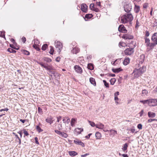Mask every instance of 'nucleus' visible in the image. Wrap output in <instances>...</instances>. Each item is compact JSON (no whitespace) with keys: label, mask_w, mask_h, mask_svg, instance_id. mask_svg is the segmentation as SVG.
Listing matches in <instances>:
<instances>
[{"label":"nucleus","mask_w":157,"mask_h":157,"mask_svg":"<svg viewBox=\"0 0 157 157\" xmlns=\"http://www.w3.org/2000/svg\"><path fill=\"white\" fill-rule=\"evenodd\" d=\"M136 68L134 70L133 74L135 78H137L141 75L146 71V67L144 66L141 67L139 64H136Z\"/></svg>","instance_id":"obj_1"},{"label":"nucleus","mask_w":157,"mask_h":157,"mask_svg":"<svg viewBox=\"0 0 157 157\" xmlns=\"http://www.w3.org/2000/svg\"><path fill=\"white\" fill-rule=\"evenodd\" d=\"M133 19L132 15L131 13H126L121 17V22L125 24L128 22L132 21Z\"/></svg>","instance_id":"obj_2"},{"label":"nucleus","mask_w":157,"mask_h":157,"mask_svg":"<svg viewBox=\"0 0 157 157\" xmlns=\"http://www.w3.org/2000/svg\"><path fill=\"white\" fill-rule=\"evenodd\" d=\"M105 125L100 122L96 124V128L100 129H102L104 132H108V130L104 128Z\"/></svg>","instance_id":"obj_3"},{"label":"nucleus","mask_w":157,"mask_h":157,"mask_svg":"<svg viewBox=\"0 0 157 157\" xmlns=\"http://www.w3.org/2000/svg\"><path fill=\"white\" fill-rule=\"evenodd\" d=\"M134 52V49L132 48H129L126 49L124 50V53L125 55H130Z\"/></svg>","instance_id":"obj_4"},{"label":"nucleus","mask_w":157,"mask_h":157,"mask_svg":"<svg viewBox=\"0 0 157 157\" xmlns=\"http://www.w3.org/2000/svg\"><path fill=\"white\" fill-rule=\"evenodd\" d=\"M157 105V100L152 99H149L148 105L150 106H154Z\"/></svg>","instance_id":"obj_5"},{"label":"nucleus","mask_w":157,"mask_h":157,"mask_svg":"<svg viewBox=\"0 0 157 157\" xmlns=\"http://www.w3.org/2000/svg\"><path fill=\"white\" fill-rule=\"evenodd\" d=\"M119 31L122 33H126L127 32V30L123 25H120L118 27Z\"/></svg>","instance_id":"obj_6"},{"label":"nucleus","mask_w":157,"mask_h":157,"mask_svg":"<svg viewBox=\"0 0 157 157\" xmlns=\"http://www.w3.org/2000/svg\"><path fill=\"white\" fill-rule=\"evenodd\" d=\"M55 45L56 48L58 49V51L60 52L61 51V49L63 47L62 43L59 41H57V42H56Z\"/></svg>","instance_id":"obj_7"},{"label":"nucleus","mask_w":157,"mask_h":157,"mask_svg":"<svg viewBox=\"0 0 157 157\" xmlns=\"http://www.w3.org/2000/svg\"><path fill=\"white\" fill-rule=\"evenodd\" d=\"M122 38L126 40H131L133 39V37L132 35L128 34H126L123 36Z\"/></svg>","instance_id":"obj_8"},{"label":"nucleus","mask_w":157,"mask_h":157,"mask_svg":"<svg viewBox=\"0 0 157 157\" xmlns=\"http://www.w3.org/2000/svg\"><path fill=\"white\" fill-rule=\"evenodd\" d=\"M74 67L75 71L79 73H82V69L79 66L76 65L74 66Z\"/></svg>","instance_id":"obj_9"},{"label":"nucleus","mask_w":157,"mask_h":157,"mask_svg":"<svg viewBox=\"0 0 157 157\" xmlns=\"http://www.w3.org/2000/svg\"><path fill=\"white\" fill-rule=\"evenodd\" d=\"M124 10L127 12H129L132 9L131 6L130 5H127L124 6Z\"/></svg>","instance_id":"obj_10"},{"label":"nucleus","mask_w":157,"mask_h":157,"mask_svg":"<svg viewBox=\"0 0 157 157\" xmlns=\"http://www.w3.org/2000/svg\"><path fill=\"white\" fill-rule=\"evenodd\" d=\"M74 143L77 144L79 145L82 146V147H84V144L82 141H80L79 140L76 139L74 140Z\"/></svg>","instance_id":"obj_11"},{"label":"nucleus","mask_w":157,"mask_h":157,"mask_svg":"<svg viewBox=\"0 0 157 157\" xmlns=\"http://www.w3.org/2000/svg\"><path fill=\"white\" fill-rule=\"evenodd\" d=\"M83 131V129L82 128H76L74 130V133L77 134H79Z\"/></svg>","instance_id":"obj_12"},{"label":"nucleus","mask_w":157,"mask_h":157,"mask_svg":"<svg viewBox=\"0 0 157 157\" xmlns=\"http://www.w3.org/2000/svg\"><path fill=\"white\" fill-rule=\"evenodd\" d=\"M151 40L152 41L155 42L156 44H157V33H154L151 37Z\"/></svg>","instance_id":"obj_13"},{"label":"nucleus","mask_w":157,"mask_h":157,"mask_svg":"<svg viewBox=\"0 0 157 157\" xmlns=\"http://www.w3.org/2000/svg\"><path fill=\"white\" fill-rule=\"evenodd\" d=\"M87 6L86 4H82L81 6V10L83 12L86 13L87 11Z\"/></svg>","instance_id":"obj_14"},{"label":"nucleus","mask_w":157,"mask_h":157,"mask_svg":"<svg viewBox=\"0 0 157 157\" xmlns=\"http://www.w3.org/2000/svg\"><path fill=\"white\" fill-rule=\"evenodd\" d=\"M148 115L150 118H154L156 114L155 113L151 112H149L148 113Z\"/></svg>","instance_id":"obj_15"},{"label":"nucleus","mask_w":157,"mask_h":157,"mask_svg":"<svg viewBox=\"0 0 157 157\" xmlns=\"http://www.w3.org/2000/svg\"><path fill=\"white\" fill-rule=\"evenodd\" d=\"M48 74L52 76L53 75L55 77H56L59 75L56 72L53 71H50Z\"/></svg>","instance_id":"obj_16"},{"label":"nucleus","mask_w":157,"mask_h":157,"mask_svg":"<svg viewBox=\"0 0 157 157\" xmlns=\"http://www.w3.org/2000/svg\"><path fill=\"white\" fill-rule=\"evenodd\" d=\"M122 70L120 68H112V71L115 73H118Z\"/></svg>","instance_id":"obj_17"},{"label":"nucleus","mask_w":157,"mask_h":157,"mask_svg":"<svg viewBox=\"0 0 157 157\" xmlns=\"http://www.w3.org/2000/svg\"><path fill=\"white\" fill-rule=\"evenodd\" d=\"M90 81L91 84H93L94 86H96V82L95 81V79L93 78H90Z\"/></svg>","instance_id":"obj_18"},{"label":"nucleus","mask_w":157,"mask_h":157,"mask_svg":"<svg viewBox=\"0 0 157 157\" xmlns=\"http://www.w3.org/2000/svg\"><path fill=\"white\" fill-rule=\"evenodd\" d=\"M129 62L130 59L129 58H126L124 59L123 62V63L124 65H126L128 64V63H129Z\"/></svg>","instance_id":"obj_19"},{"label":"nucleus","mask_w":157,"mask_h":157,"mask_svg":"<svg viewBox=\"0 0 157 157\" xmlns=\"http://www.w3.org/2000/svg\"><path fill=\"white\" fill-rule=\"evenodd\" d=\"M79 51V49L78 48L75 47L72 50V52L73 53L77 54Z\"/></svg>","instance_id":"obj_20"},{"label":"nucleus","mask_w":157,"mask_h":157,"mask_svg":"<svg viewBox=\"0 0 157 157\" xmlns=\"http://www.w3.org/2000/svg\"><path fill=\"white\" fill-rule=\"evenodd\" d=\"M69 155L71 156H74L77 155L78 154L75 151H69Z\"/></svg>","instance_id":"obj_21"},{"label":"nucleus","mask_w":157,"mask_h":157,"mask_svg":"<svg viewBox=\"0 0 157 157\" xmlns=\"http://www.w3.org/2000/svg\"><path fill=\"white\" fill-rule=\"evenodd\" d=\"M150 40L149 39L147 38H145V44L148 47L149 45L150 44Z\"/></svg>","instance_id":"obj_22"},{"label":"nucleus","mask_w":157,"mask_h":157,"mask_svg":"<svg viewBox=\"0 0 157 157\" xmlns=\"http://www.w3.org/2000/svg\"><path fill=\"white\" fill-rule=\"evenodd\" d=\"M140 8L139 6L135 5L134 8V11L135 12V13H138L140 11Z\"/></svg>","instance_id":"obj_23"},{"label":"nucleus","mask_w":157,"mask_h":157,"mask_svg":"<svg viewBox=\"0 0 157 157\" xmlns=\"http://www.w3.org/2000/svg\"><path fill=\"white\" fill-rule=\"evenodd\" d=\"M95 136L97 139H100L101 137V134L99 132H98L95 133Z\"/></svg>","instance_id":"obj_24"},{"label":"nucleus","mask_w":157,"mask_h":157,"mask_svg":"<svg viewBox=\"0 0 157 157\" xmlns=\"http://www.w3.org/2000/svg\"><path fill=\"white\" fill-rule=\"evenodd\" d=\"M88 69L90 70H92L94 69V66L92 64L89 63L88 64L87 66Z\"/></svg>","instance_id":"obj_25"},{"label":"nucleus","mask_w":157,"mask_h":157,"mask_svg":"<svg viewBox=\"0 0 157 157\" xmlns=\"http://www.w3.org/2000/svg\"><path fill=\"white\" fill-rule=\"evenodd\" d=\"M140 102L143 103L144 104H147L148 105L149 102V99L144 100H141L140 101Z\"/></svg>","instance_id":"obj_26"},{"label":"nucleus","mask_w":157,"mask_h":157,"mask_svg":"<svg viewBox=\"0 0 157 157\" xmlns=\"http://www.w3.org/2000/svg\"><path fill=\"white\" fill-rule=\"evenodd\" d=\"M43 59L47 62H50L52 61V60L50 59L47 57H44Z\"/></svg>","instance_id":"obj_27"},{"label":"nucleus","mask_w":157,"mask_h":157,"mask_svg":"<svg viewBox=\"0 0 157 157\" xmlns=\"http://www.w3.org/2000/svg\"><path fill=\"white\" fill-rule=\"evenodd\" d=\"M59 136L64 138H66L67 136V135L66 133L61 132Z\"/></svg>","instance_id":"obj_28"},{"label":"nucleus","mask_w":157,"mask_h":157,"mask_svg":"<svg viewBox=\"0 0 157 157\" xmlns=\"http://www.w3.org/2000/svg\"><path fill=\"white\" fill-rule=\"evenodd\" d=\"M108 132H111V134H113L114 135L117 134V131L113 130V129H111L109 130H108Z\"/></svg>","instance_id":"obj_29"},{"label":"nucleus","mask_w":157,"mask_h":157,"mask_svg":"<svg viewBox=\"0 0 157 157\" xmlns=\"http://www.w3.org/2000/svg\"><path fill=\"white\" fill-rule=\"evenodd\" d=\"M142 94L143 96L147 95L148 94V91L145 90H144L142 91Z\"/></svg>","instance_id":"obj_30"},{"label":"nucleus","mask_w":157,"mask_h":157,"mask_svg":"<svg viewBox=\"0 0 157 157\" xmlns=\"http://www.w3.org/2000/svg\"><path fill=\"white\" fill-rule=\"evenodd\" d=\"M128 147V145L127 144H125L124 145L123 147L122 148V150H123V151H125L127 149Z\"/></svg>","instance_id":"obj_31"},{"label":"nucleus","mask_w":157,"mask_h":157,"mask_svg":"<svg viewBox=\"0 0 157 157\" xmlns=\"http://www.w3.org/2000/svg\"><path fill=\"white\" fill-rule=\"evenodd\" d=\"M46 121L47 122L51 124L52 123V118L50 117L47 118L46 119Z\"/></svg>","instance_id":"obj_32"},{"label":"nucleus","mask_w":157,"mask_h":157,"mask_svg":"<svg viewBox=\"0 0 157 157\" xmlns=\"http://www.w3.org/2000/svg\"><path fill=\"white\" fill-rule=\"evenodd\" d=\"M116 81V79L115 78H111L110 80V82L111 84L113 85Z\"/></svg>","instance_id":"obj_33"},{"label":"nucleus","mask_w":157,"mask_h":157,"mask_svg":"<svg viewBox=\"0 0 157 157\" xmlns=\"http://www.w3.org/2000/svg\"><path fill=\"white\" fill-rule=\"evenodd\" d=\"M156 45V44L154 43H150L149 45L148 46L149 47H150V48L151 49H152Z\"/></svg>","instance_id":"obj_34"},{"label":"nucleus","mask_w":157,"mask_h":157,"mask_svg":"<svg viewBox=\"0 0 157 157\" xmlns=\"http://www.w3.org/2000/svg\"><path fill=\"white\" fill-rule=\"evenodd\" d=\"M88 122L89 123V124L91 126L94 127L95 126L96 127V124H95L94 122L90 121H88Z\"/></svg>","instance_id":"obj_35"},{"label":"nucleus","mask_w":157,"mask_h":157,"mask_svg":"<svg viewBox=\"0 0 157 157\" xmlns=\"http://www.w3.org/2000/svg\"><path fill=\"white\" fill-rule=\"evenodd\" d=\"M8 52L10 53H14L16 52V51L11 48H8L7 50Z\"/></svg>","instance_id":"obj_36"},{"label":"nucleus","mask_w":157,"mask_h":157,"mask_svg":"<svg viewBox=\"0 0 157 157\" xmlns=\"http://www.w3.org/2000/svg\"><path fill=\"white\" fill-rule=\"evenodd\" d=\"M75 121L76 120L75 118H72L71 119V126H74Z\"/></svg>","instance_id":"obj_37"},{"label":"nucleus","mask_w":157,"mask_h":157,"mask_svg":"<svg viewBox=\"0 0 157 157\" xmlns=\"http://www.w3.org/2000/svg\"><path fill=\"white\" fill-rule=\"evenodd\" d=\"M93 16L92 14H86L85 16L86 18L87 19H89L91 18Z\"/></svg>","instance_id":"obj_38"},{"label":"nucleus","mask_w":157,"mask_h":157,"mask_svg":"<svg viewBox=\"0 0 157 157\" xmlns=\"http://www.w3.org/2000/svg\"><path fill=\"white\" fill-rule=\"evenodd\" d=\"M48 45L47 44H44L42 46L41 49L43 50L44 51L46 49Z\"/></svg>","instance_id":"obj_39"},{"label":"nucleus","mask_w":157,"mask_h":157,"mask_svg":"<svg viewBox=\"0 0 157 157\" xmlns=\"http://www.w3.org/2000/svg\"><path fill=\"white\" fill-rule=\"evenodd\" d=\"M36 129L39 132H40L43 131V130L39 126H36Z\"/></svg>","instance_id":"obj_40"},{"label":"nucleus","mask_w":157,"mask_h":157,"mask_svg":"<svg viewBox=\"0 0 157 157\" xmlns=\"http://www.w3.org/2000/svg\"><path fill=\"white\" fill-rule=\"evenodd\" d=\"M103 82L104 84V85L106 87H109V83L107 82L105 80H103Z\"/></svg>","instance_id":"obj_41"},{"label":"nucleus","mask_w":157,"mask_h":157,"mask_svg":"<svg viewBox=\"0 0 157 157\" xmlns=\"http://www.w3.org/2000/svg\"><path fill=\"white\" fill-rule=\"evenodd\" d=\"M157 121V119H149L148 120L147 122V123H150L152 122L153 121Z\"/></svg>","instance_id":"obj_42"},{"label":"nucleus","mask_w":157,"mask_h":157,"mask_svg":"<svg viewBox=\"0 0 157 157\" xmlns=\"http://www.w3.org/2000/svg\"><path fill=\"white\" fill-rule=\"evenodd\" d=\"M50 48H50V52H49L50 54L53 55V52L54 51L53 48L52 46H51Z\"/></svg>","instance_id":"obj_43"},{"label":"nucleus","mask_w":157,"mask_h":157,"mask_svg":"<svg viewBox=\"0 0 157 157\" xmlns=\"http://www.w3.org/2000/svg\"><path fill=\"white\" fill-rule=\"evenodd\" d=\"M23 52L24 54L26 55H29L30 54V53L26 50H23Z\"/></svg>","instance_id":"obj_44"},{"label":"nucleus","mask_w":157,"mask_h":157,"mask_svg":"<svg viewBox=\"0 0 157 157\" xmlns=\"http://www.w3.org/2000/svg\"><path fill=\"white\" fill-rule=\"evenodd\" d=\"M39 63L40 65L41 66V67L44 68H47V65L44 64L43 63L40 62Z\"/></svg>","instance_id":"obj_45"},{"label":"nucleus","mask_w":157,"mask_h":157,"mask_svg":"<svg viewBox=\"0 0 157 157\" xmlns=\"http://www.w3.org/2000/svg\"><path fill=\"white\" fill-rule=\"evenodd\" d=\"M58 128L59 130H61L62 128V127L61 123L59 124L58 126Z\"/></svg>","instance_id":"obj_46"},{"label":"nucleus","mask_w":157,"mask_h":157,"mask_svg":"<svg viewBox=\"0 0 157 157\" xmlns=\"http://www.w3.org/2000/svg\"><path fill=\"white\" fill-rule=\"evenodd\" d=\"M137 127L138 129H141L142 128V125L141 124H138Z\"/></svg>","instance_id":"obj_47"},{"label":"nucleus","mask_w":157,"mask_h":157,"mask_svg":"<svg viewBox=\"0 0 157 157\" xmlns=\"http://www.w3.org/2000/svg\"><path fill=\"white\" fill-rule=\"evenodd\" d=\"M90 8L91 10H93V9L95 8L94 4L93 3L90 4Z\"/></svg>","instance_id":"obj_48"},{"label":"nucleus","mask_w":157,"mask_h":157,"mask_svg":"<svg viewBox=\"0 0 157 157\" xmlns=\"http://www.w3.org/2000/svg\"><path fill=\"white\" fill-rule=\"evenodd\" d=\"M114 100L115 101V102L117 103H118V98L117 97H114Z\"/></svg>","instance_id":"obj_49"},{"label":"nucleus","mask_w":157,"mask_h":157,"mask_svg":"<svg viewBox=\"0 0 157 157\" xmlns=\"http://www.w3.org/2000/svg\"><path fill=\"white\" fill-rule=\"evenodd\" d=\"M35 143L36 144H39V142L38 141V138L37 137H35Z\"/></svg>","instance_id":"obj_50"},{"label":"nucleus","mask_w":157,"mask_h":157,"mask_svg":"<svg viewBox=\"0 0 157 157\" xmlns=\"http://www.w3.org/2000/svg\"><path fill=\"white\" fill-rule=\"evenodd\" d=\"M144 113V110H142L140 112L139 114H140V117H141Z\"/></svg>","instance_id":"obj_51"},{"label":"nucleus","mask_w":157,"mask_h":157,"mask_svg":"<svg viewBox=\"0 0 157 157\" xmlns=\"http://www.w3.org/2000/svg\"><path fill=\"white\" fill-rule=\"evenodd\" d=\"M55 132L57 134H58L59 135H60V132H60L58 130H55Z\"/></svg>","instance_id":"obj_52"},{"label":"nucleus","mask_w":157,"mask_h":157,"mask_svg":"<svg viewBox=\"0 0 157 157\" xmlns=\"http://www.w3.org/2000/svg\"><path fill=\"white\" fill-rule=\"evenodd\" d=\"M57 121L59 122L62 119V117L59 116L57 117Z\"/></svg>","instance_id":"obj_53"},{"label":"nucleus","mask_w":157,"mask_h":157,"mask_svg":"<svg viewBox=\"0 0 157 157\" xmlns=\"http://www.w3.org/2000/svg\"><path fill=\"white\" fill-rule=\"evenodd\" d=\"M38 111L39 113H40L42 112V109L40 107L38 108Z\"/></svg>","instance_id":"obj_54"},{"label":"nucleus","mask_w":157,"mask_h":157,"mask_svg":"<svg viewBox=\"0 0 157 157\" xmlns=\"http://www.w3.org/2000/svg\"><path fill=\"white\" fill-rule=\"evenodd\" d=\"M92 10H93V11H95V12H98L99 11V10L97 8H93V9Z\"/></svg>","instance_id":"obj_55"},{"label":"nucleus","mask_w":157,"mask_h":157,"mask_svg":"<svg viewBox=\"0 0 157 157\" xmlns=\"http://www.w3.org/2000/svg\"><path fill=\"white\" fill-rule=\"evenodd\" d=\"M67 120H66L65 121V123H67V124H68L70 121V119L68 117H66Z\"/></svg>","instance_id":"obj_56"},{"label":"nucleus","mask_w":157,"mask_h":157,"mask_svg":"<svg viewBox=\"0 0 157 157\" xmlns=\"http://www.w3.org/2000/svg\"><path fill=\"white\" fill-rule=\"evenodd\" d=\"M21 40L22 41H23L24 43H25L26 41V38L24 37H22V38L21 39Z\"/></svg>","instance_id":"obj_57"},{"label":"nucleus","mask_w":157,"mask_h":157,"mask_svg":"<svg viewBox=\"0 0 157 157\" xmlns=\"http://www.w3.org/2000/svg\"><path fill=\"white\" fill-rule=\"evenodd\" d=\"M60 58L59 57H58L56 58V60L57 62H59L60 61Z\"/></svg>","instance_id":"obj_58"},{"label":"nucleus","mask_w":157,"mask_h":157,"mask_svg":"<svg viewBox=\"0 0 157 157\" xmlns=\"http://www.w3.org/2000/svg\"><path fill=\"white\" fill-rule=\"evenodd\" d=\"M125 44L124 43H123V42H120L119 43V46H122V47H123L124 46V45Z\"/></svg>","instance_id":"obj_59"},{"label":"nucleus","mask_w":157,"mask_h":157,"mask_svg":"<svg viewBox=\"0 0 157 157\" xmlns=\"http://www.w3.org/2000/svg\"><path fill=\"white\" fill-rule=\"evenodd\" d=\"M24 134L26 136H28L29 135V133H28V132L26 131L25 130H24Z\"/></svg>","instance_id":"obj_60"},{"label":"nucleus","mask_w":157,"mask_h":157,"mask_svg":"<svg viewBox=\"0 0 157 157\" xmlns=\"http://www.w3.org/2000/svg\"><path fill=\"white\" fill-rule=\"evenodd\" d=\"M45 69L47 70H50L52 69V67L50 66H47V68Z\"/></svg>","instance_id":"obj_61"},{"label":"nucleus","mask_w":157,"mask_h":157,"mask_svg":"<svg viewBox=\"0 0 157 157\" xmlns=\"http://www.w3.org/2000/svg\"><path fill=\"white\" fill-rule=\"evenodd\" d=\"M145 33H145L146 36H149V33L148 31H146Z\"/></svg>","instance_id":"obj_62"},{"label":"nucleus","mask_w":157,"mask_h":157,"mask_svg":"<svg viewBox=\"0 0 157 157\" xmlns=\"http://www.w3.org/2000/svg\"><path fill=\"white\" fill-rule=\"evenodd\" d=\"M119 92H117L114 94V96L115 97H117V96L119 95Z\"/></svg>","instance_id":"obj_63"},{"label":"nucleus","mask_w":157,"mask_h":157,"mask_svg":"<svg viewBox=\"0 0 157 157\" xmlns=\"http://www.w3.org/2000/svg\"><path fill=\"white\" fill-rule=\"evenodd\" d=\"M147 4L146 3H145L143 5V8H147Z\"/></svg>","instance_id":"obj_64"}]
</instances>
